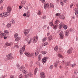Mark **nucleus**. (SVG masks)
<instances>
[{
  "instance_id": "40",
  "label": "nucleus",
  "mask_w": 78,
  "mask_h": 78,
  "mask_svg": "<svg viewBox=\"0 0 78 78\" xmlns=\"http://www.w3.org/2000/svg\"><path fill=\"white\" fill-rule=\"evenodd\" d=\"M75 14L76 16H77V15L78 14V10L77 9L75 10Z\"/></svg>"
},
{
  "instance_id": "31",
  "label": "nucleus",
  "mask_w": 78,
  "mask_h": 78,
  "mask_svg": "<svg viewBox=\"0 0 78 78\" xmlns=\"http://www.w3.org/2000/svg\"><path fill=\"white\" fill-rule=\"evenodd\" d=\"M37 68H36L34 71V75H36V73H37Z\"/></svg>"
},
{
  "instance_id": "24",
  "label": "nucleus",
  "mask_w": 78,
  "mask_h": 78,
  "mask_svg": "<svg viewBox=\"0 0 78 78\" xmlns=\"http://www.w3.org/2000/svg\"><path fill=\"white\" fill-rule=\"evenodd\" d=\"M75 66H76V63H74L73 64L70 65V67H71L73 68L74 67H75Z\"/></svg>"
},
{
  "instance_id": "13",
  "label": "nucleus",
  "mask_w": 78,
  "mask_h": 78,
  "mask_svg": "<svg viewBox=\"0 0 78 78\" xmlns=\"http://www.w3.org/2000/svg\"><path fill=\"white\" fill-rule=\"evenodd\" d=\"M42 61L43 64H44V63H45V62H46L47 61V57H45L44 58L42 59Z\"/></svg>"
},
{
  "instance_id": "61",
  "label": "nucleus",
  "mask_w": 78,
  "mask_h": 78,
  "mask_svg": "<svg viewBox=\"0 0 78 78\" xmlns=\"http://www.w3.org/2000/svg\"><path fill=\"white\" fill-rule=\"evenodd\" d=\"M19 9H22V6L21 5H20L19 7Z\"/></svg>"
},
{
  "instance_id": "14",
  "label": "nucleus",
  "mask_w": 78,
  "mask_h": 78,
  "mask_svg": "<svg viewBox=\"0 0 78 78\" xmlns=\"http://www.w3.org/2000/svg\"><path fill=\"white\" fill-rule=\"evenodd\" d=\"M67 2V0H62V1H60V5H62L64 4L63 2L64 3H66Z\"/></svg>"
},
{
  "instance_id": "48",
  "label": "nucleus",
  "mask_w": 78,
  "mask_h": 78,
  "mask_svg": "<svg viewBox=\"0 0 78 78\" xmlns=\"http://www.w3.org/2000/svg\"><path fill=\"white\" fill-rule=\"evenodd\" d=\"M52 35H50L48 37L49 39L50 40H51V39H52Z\"/></svg>"
},
{
  "instance_id": "52",
  "label": "nucleus",
  "mask_w": 78,
  "mask_h": 78,
  "mask_svg": "<svg viewBox=\"0 0 78 78\" xmlns=\"http://www.w3.org/2000/svg\"><path fill=\"white\" fill-rule=\"evenodd\" d=\"M53 68V66L52 65L50 66V69H52Z\"/></svg>"
},
{
  "instance_id": "53",
  "label": "nucleus",
  "mask_w": 78,
  "mask_h": 78,
  "mask_svg": "<svg viewBox=\"0 0 78 78\" xmlns=\"http://www.w3.org/2000/svg\"><path fill=\"white\" fill-rule=\"evenodd\" d=\"M0 10H3V6H1L0 8Z\"/></svg>"
},
{
  "instance_id": "42",
  "label": "nucleus",
  "mask_w": 78,
  "mask_h": 78,
  "mask_svg": "<svg viewBox=\"0 0 78 78\" xmlns=\"http://www.w3.org/2000/svg\"><path fill=\"white\" fill-rule=\"evenodd\" d=\"M58 27V25L55 24V25L54 26V29H56L57 28V27Z\"/></svg>"
},
{
  "instance_id": "54",
  "label": "nucleus",
  "mask_w": 78,
  "mask_h": 78,
  "mask_svg": "<svg viewBox=\"0 0 78 78\" xmlns=\"http://www.w3.org/2000/svg\"><path fill=\"white\" fill-rule=\"evenodd\" d=\"M6 38H7V37H6V35H4V39H6Z\"/></svg>"
},
{
  "instance_id": "34",
  "label": "nucleus",
  "mask_w": 78,
  "mask_h": 78,
  "mask_svg": "<svg viewBox=\"0 0 78 78\" xmlns=\"http://www.w3.org/2000/svg\"><path fill=\"white\" fill-rule=\"evenodd\" d=\"M48 44V42H46L45 43H43L42 44V46H45V45H47Z\"/></svg>"
},
{
  "instance_id": "29",
  "label": "nucleus",
  "mask_w": 78,
  "mask_h": 78,
  "mask_svg": "<svg viewBox=\"0 0 78 78\" xmlns=\"http://www.w3.org/2000/svg\"><path fill=\"white\" fill-rule=\"evenodd\" d=\"M55 25H58V23H59V20H57L55 22Z\"/></svg>"
},
{
  "instance_id": "41",
  "label": "nucleus",
  "mask_w": 78,
  "mask_h": 78,
  "mask_svg": "<svg viewBox=\"0 0 78 78\" xmlns=\"http://www.w3.org/2000/svg\"><path fill=\"white\" fill-rule=\"evenodd\" d=\"M66 66H69L70 65V62H67L65 64Z\"/></svg>"
},
{
  "instance_id": "9",
  "label": "nucleus",
  "mask_w": 78,
  "mask_h": 78,
  "mask_svg": "<svg viewBox=\"0 0 78 78\" xmlns=\"http://www.w3.org/2000/svg\"><path fill=\"white\" fill-rule=\"evenodd\" d=\"M40 76L41 78H44L45 77V74L43 72H41L40 73Z\"/></svg>"
},
{
  "instance_id": "46",
  "label": "nucleus",
  "mask_w": 78,
  "mask_h": 78,
  "mask_svg": "<svg viewBox=\"0 0 78 78\" xmlns=\"http://www.w3.org/2000/svg\"><path fill=\"white\" fill-rule=\"evenodd\" d=\"M49 25L52 27L53 26V23L52 22H50L49 23Z\"/></svg>"
},
{
  "instance_id": "2",
  "label": "nucleus",
  "mask_w": 78,
  "mask_h": 78,
  "mask_svg": "<svg viewBox=\"0 0 78 78\" xmlns=\"http://www.w3.org/2000/svg\"><path fill=\"white\" fill-rule=\"evenodd\" d=\"M23 73H25L24 75L25 78H28V77H31L33 76V73H27V71L26 70H24L23 71Z\"/></svg>"
},
{
  "instance_id": "36",
  "label": "nucleus",
  "mask_w": 78,
  "mask_h": 78,
  "mask_svg": "<svg viewBox=\"0 0 78 78\" xmlns=\"http://www.w3.org/2000/svg\"><path fill=\"white\" fill-rule=\"evenodd\" d=\"M14 37L15 38H16L17 37H18V34H16L14 35Z\"/></svg>"
},
{
  "instance_id": "60",
  "label": "nucleus",
  "mask_w": 78,
  "mask_h": 78,
  "mask_svg": "<svg viewBox=\"0 0 78 78\" xmlns=\"http://www.w3.org/2000/svg\"><path fill=\"white\" fill-rule=\"evenodd\" d=\"M36 64L37 65H39V61H37L36 62Z\"/></svg>"
},
{
  "instance_id": "50",
  "label": "nucleus",
  "mask_w": 78,
  "mask_h": 78,
  "mask_svg": "<svg viewBox=\"0 0 78 78\" xmlns=\"http://www.w3.org/2000/svg\"><path fill=\"white\" fill-rule=\"evenodd\" d=\"M19 78H23V76L22 74H21L20 75Z\"/></svg>"
},
{
  "instance_id": "22",
  "label": "nucleus",
  "mask_w": 78,
  "mask_h": 78,
  "mask_svg": "<svg viewBox=\"0 0 78 78\" xmlns=\"http://www.w3.org/2000/svg\"><path fill=\"white\" fill-rule=\"evenodd\" d=\"M58 64H59V62L58 61L54 63V66L55 67H57Z\"/></svg>"
},
{
  "instance_id": "32",
  "label": "nucleus",
  "mask_w": 78,
  "mask_h": 78,
  "mask_svg": "<svg viewBox=\"0 0 78 78\" xmlns=\"http://www.w3.org/2000/svg\"><path fill=\"white\" fill-rule=\"evenodd\" d=\"M41 58H42V55H40L38 56V59L39 61L40 60V59H41Z\"/></svg>"
},
{
  "instance_id": "15",
  "label": "nucleus",
  "mask_w": 78,
  "mask_h": 78,
  "mask_svg": "<svg viewBox=\"0 0 78 78\" xmlns=\"http://www.w3.org/2000/svg\"><path fill=\"white\" fill-rule=\"evenodd\" d=\"M12 44V43L7 42L5 43V45L6 46H7L8 47H9V46H11V45Z\"/></svg>"
},
{
  "instance_id": "18",
  "label": "nucleus",
  "mask_w": 78,
  "mask_h": 78,
  "mask_svg": "<svg viewBox=\"0 0 78 78\" xmlns=\"http://www.w3.org/2000/svg\"><path fill=\"white\" fill-rule=\"evenodd\" d=\"M42 14V11L41 10H38L37 12V14L38 16H40Z\"/></svg>"
},
{
  "instance_id": "57",
  "label": "nucleus",
  "mask_w": 78,
  "mask_h": 78,
  "mask_svg": "<svg viewBox=\"0 0 78 78\" xmlns=\"http://www.w3.org/2000/svg\"><path fill=\"white\" fill-rule=\"evenodd\" d=\"M46 5H47L46 4L44 5V9H46L47 8V7Z\"/></svg>"
},
{
  "instance_id": "30",
  "label": "nucleus",
  "mask_w": 78,
  "mask_h": 78,
  "mask_svg": "<svg viewBox=\"0 0 78 78\" xmlns=\"http://www.w3.org/2000/svg\"><path fill=\"white\" fill-rule=\"evenodd\" d=\"M6 76H5V74H2V76L0 77V78H5Z\"/></svg>"
},
{
  "instance_id": "19",
  "label": "nucleus",
  "mask_w": 78,
  "mask_h": 78,
  "mask_svg": "<svg viewBox=\"0 0 78 78\" xmlns=\"http://www.w3.org/2000/svg\"><path fill=\"white\" fill-rule=\"evenodd\" d=\"M47 39H48L47 37H45L42 40V42H45V41H47Z\"/></svg>"
},
{
  "instance_id": "21",
  "label": "nucleus",
  "mask_w": 78,
  "mask_h": 78,
  "mask_svg": "<svg viewBox=\"0 0 78 78\" xmlns=\"http://www.w3.org/2000/svg\"><path fill=\"white\" fill-rule=\"evenodd\" d=\"M20 40V37H18L16 38L15 39V41H19V40Z\"/></svg>"
},
{
  "instance_id": "56",
  "label": "nucleus",
  "mask_w": 78,
  "mask_h": 78,
  "mask_svg": "<svg viewBox=\"0 0 78 78\" xmlns=\"http://www.w3.org/2000/svg\"><path fill=\"white\" fill-rule=\"evenodd\" d=\"M30 13H28L27 14V17H30Z\"/></svg>"
},
{
  "instance_id": "64",
  "label": "nucleus",
  "mask_w": 78,
  "mask_h": 78,
  "mask_svg": "<svg viewBox=\"0 0 78 78\" xmlns=\"http://www.w3.org/2000/svg\"><path fill=\"white\" fill-rule=\"evenodd\" d=\"M14 76H10V78H14Z\"/></svg>"
},
{
  "instance_id": "38",
  "label": "nucleus",
  "mask_w": 78,
  "mask_h": 78,
  "mask_svg": "<svg viewBox=\"0 0 78 78\" xmlns=\"http://www.w3.org/2000/svg\"><path fill=\"white\" fill-rule=\"evenodd\" d=\"M74 31V28H71L69 29V31L70 32H72V31Z\"/></svg>"
},
{
  "instance_id": "28",
  "label": "nucleus",
  "mask_w": 78,
  "mask_h": 78,
  "mask_svg": "<svg viewBox=\"0 0 78 78\" xmlns=\"http://www.w3.org/2000/svg\"><path fill=\"white\" fill-rule=\"evenodd\" d=\"M58 56L59 58H64V57L61 55V54H58Z\"/></svg>"
},
{
  "instance_id": "33",
  "label": "nucleus",
  "mask_w": 78,
  "mask_h": 78,
  "mask_svg": "<svg viewBox=\"0 0 78 78\" xmlns=\"http://www.w3.org/2000/svg\"><path fill=\"white\" fill-rule=\"evenodd\" d=\"M66 61H65L64 60H63L61 64H62V65H64V64H66Z\"/></svg>"
},
{
  "instance_id": "3",
  "label": "nucleus",
  "mask_w": 78,
  "mask_h": 78,
  "mask_svg": "<svg viewBox=\"0 0 78 78\" xmlns=\"http://www.w3.org/2000/svg\"><path fill=\"white\" fill-rule=\"evenodd\" d=\"M28 35H27V36H26V38H25V40L26 41H27L28 42V44H30L31 42V41H32V38H30L29 41H28V40H29V38L28 37Z\"/></svg>"
},
{
  "instance_id": "39",
  "label": "nucleus",
  "mask_w": 78,
  "mask_h": 78,
  "mask_svg": "<svg viewBox=\"0 0 78 78\" xmlns=\"http://www.w3.org/2000/svg\"><path fill=\"white\" fill-rule=\"evenodd\" d=\"M63 28L64 30H66V29L67 28V26L66 25H64L63 26Z\"/></svg>"
},
{
  "instance_id": "11",
  "label": "nucleus",
  "mask_w": 78,
  "mask_h": 78,
  "mask_svg": "<svg viewBox=\"0 0 78 78\" xmlns=\"http://www.w3.org/2000/svg\"><path fill=\"white\" fill-rule=\"evenodd\" d=\"M26 3V1L25 0H23L21 2L20 4V5L22 6V7H23L25 6V4Z\"/></svg>"
},
{
  "instance_id": "47",
  "label": "nucleus",
  "mask_w": 78,
  "mask_h": 78,
  "mask_svg": "<svg viewBox=\"0 0 78 78\" xmlns=\"http://www.w3.org/2000/svg\"><path fill=\"white\" fill-rule=\"evenodd\" d=\"M42 53L43 55H45L47 53V51H43L42 52Z\"/></svg>"
},
{
  "instance_id": "63",
  "label": "nucleus",
  "mask_w": 78,
  "mask_h": 78,
  "mask_svg": "<svg viewBox=\"0 0 78 78\" xmlns=\"http://www.w3.org/2000/svg\"><path fill=\"white\" fill-rule=\"evenodd\" d=\"M72 18H73V19H75V16H72Z\"/></svg>"
},
{
  "instance_id": "20",
  "label": "nucleus",
  "mask_w": 78,
  "mask_h": 78,
  "mask_svg": "<svg viewBox=\"0 0 78 78\" xmlns=\"http://www.w3.org/2000/svg\"><path fill=\"white\" fill-rule=\"evenodd\" d=\"M4 33H5V35H6V34H7V35H8L9 34V32H8V31L7 30H4Z\"/></svg>"
},
{
  "instance_id": "10",
  "label": "nucleus",
  "mask_w": 78,
  "mask_h": 78,
  "mask_svg": "<svg viewBox=\"0 0 78 78\" xmlns=\"http://www.w3.org/2000/svg\"><path fill=\"white\" fill-rule=\"evenodd\" d=\"M64 32L62 31L59 34V36H60V38L62 39L64 38V34H63Z\"/></svg>"
},
{
  "instance_id": "12",
  "label": "nucleus",
  "mask_w": 78,
  "mask_h": 78,
  "mask_svg": "<svg viewBox=\"0 0 78 78\" xmlns=\"http://www.w3.org/2000/svg\"><path fill=\"white\" fill-rule=\"evenodd\" d=\"M73 50V49L71 48L69 50L67 51V53L69 54H71V53H72V51Z\"/></svg>"
},
{
  "instance_id": "49",
  "label": "nucleus",
  "mask_w": 78,
  "mask_h": 78,
  "mask_svg": "<svg viewBox=\"0 0 78 78\" xmlns=\"http://www.w3.org/2000/svg\"><path fill=\"white\" fill-rule=\"evenodd\" d=\"M44 5H46V7H47V8H49V5H48V4L47 3V4H44Z\"/></svg>"
},
{
  "instance_id": "23",
  "label": "nucleus",
  "mask_w": 78,
  "mask_h": 78,
  "mask_svg": "<svg viewBox=\"0 0 78 78\" xmlns=\"http://www.w3.org/2000/svg\"><path fill=\"white\" fill-rule=\"evenodd\" d=\"M25 69V67L23 66H22L20 68V71H23V70Z\"/></svg>"
},
{
  "instance_id": "55",
  "label": "nucleus",
  "mask_w": 78,
  "mask_h": 78,
  "mask_svg": "<svg viewBox=\"0 0 78 78\" xmlns=\"http://www.w3.org/2000/svg\"><path fill=\"white\" fill-rule=\"evenodd\" d=\"M25 9H27V10H28V7L27 6H25L24 7Z\"/></svg>"
},
{
  "instance_id": "4",
  "label": "nucleus",
  "mask_w": 78,
  "mask_h": 78,
  "mask_svg": "<svg viewBox=\"0 0 78 78\" xmlns=\"http://www.w3.org/2000/svg\"><path fill=\"white\" fill-rule=\"evenodd\" d=\"M14 59V58L12 56V54L10 53L9 54L7 59L9 60V59Z\"/></svg>"
},
{
  "instance_id": "62",
  "label": "nucleus",
  "mask_w": 78,
  "mask_h": 78,
  "mask_svg": "<svg viewBox=\"0 0 78 78\" xmlns=\"http://www.w3.org/2000/svg\"><path fill=\"white\" fill-rule=\"evenodd\" d=\"M15 47H16V48H19V46H18V45H15Z\"/></svg>"
},
{
  "instance_id": "1",
  "label": "nucleus",
  "mask_w": 78,
  "mask_h": 78,
  "mask_svg": "<svg viewBox=\"0 0 78 78\" xmlns=\"http://www.w3.org/2000/svg\"><path fill=\"white\" fill-rule=\"evenodd\" d=\"M11 8L9 6L7 7V12H3L0 14V17L4 18L9 16V13L11 11Z\"/></svg>"
},
{
  "instance_id": "7",
  "label": "nucleus",
  "mask_w": 78,
  "mask_h": 78,
  "mask_svg": "<svg viewBox=\"0 0 78 78\" xmlns=\"http://www.w3.org/2000/svg\"><path fill=\"white\" fill-rule=\"evenodd\" d=\"M25 54L26 56H27L28 57H31V56H33L34 55V54L33 53L30 54L29 53L26 52H25Z\"/></svg>"
},
{
  "instance_id": "27",
  "label": "nucleus",
  "mask_w": 78,
  "mask_h": 78,
  "mask_svg": "<svg viewBox=\"0 0 78 78\" xmlns=\"http://www.w3.org/2000/svg\"><path fill=\"white\" fill-rule=\"evenodd\" d=\"M54 50H55V51H57L58 50V46H56L54 48Z\"/></svg>"
},
{
  "instance_id": "44",
  "label": "nucleus",
  "mask_w": 78,
  "mask_h": 78,
  "mask_svg": "<svg viewBox=\"0 0 78 78\" xmlns=\"http://www.w3.org/2000/svg\"><path fill=\"white\" fill-rule=\"evenodd\" d=\"M50 6L51 8H54V5L51 3L50 4Z\"/></svg>"
},
{
  "instance_id": "6",
  "label": "nucleus",
  "mask_w": 78,
  "mask_h": 78,
  "mask_svg": "<svg viewBox=\"0 0 78 78\" xmlns=\"http://www.w3.org/2000/svg\"><path fill=\"white\" fill-rule=\"evenodd\" d=\"M37 40H38V37L35 36L33 38L32 42L33 43H36L37 42Z\"/></svg>"
},
{
  "instance_id": "59",
  "label": "nucleus",
  "mask_w": 78,
  "mask_h": 78,
  "mask_svg": "<svg viewBox=\"0 0 78 78\" xmlns=\"http://www.w3.org/2000/svg\"><path fill=\"white\" fill-rule=\"evenodd\" d=\"M3 0H1L0 1V4H1V3H3Z\"/></svg>"
},
{
  "instance_id": "51",
  "label": "nucleus",
  "mask_w": 78,
  "mask_h": 78,
  "mask_svg": "<svg viewBox=\"0 0 78 78\" xmlns=\"http://www.w3.org/2000/svg\"><path fill=\"white\" fill-rule=\"evenodd\" d=\"M73 6V3H72L71 4L70 6V8H72Z\"/></svg>"
},
{
  "instance_id": "17",
  "label": "nucleus",
  "mask_w": 78,
  "mask_h": 78,
  "mask_svg": "<svg viewBox=\"0 0 78 78\" xmlns=\"http://www.w3.org/2000/svg\"><path fill=\"white\" fill-rule=\"evenodd\" d=\"M39 48H38V50H37L35 52V55L37 56L38 55H39Z\"/></svg>"
},
{
  "instance_id": "58",
  "label": "nucleus",
  "mask_w": 78,
  "mask_h": 78,
  "mask_svg": "<svg viewBox=\"0 0 78 78\" xmlns=\"http://www.w3.org/2000/svg\"><path fill=\"white\" fill-rule=\"evenodd\" d=\"M59 15H60V13H57L56 15V16H59Z\"/></svg>"
},
{
  "instance_id": "37",
  "label": "nucleus",
  "mask_w": 78,
  "mask_h": 78,
  "mask_svg": "<svg viewBox=\"0 0 78 78\" xmlns=\"http://www.w3.org/2000/svg\"><path fill=\"white\" fill-rule=\"evenodd\" d=\"M11 23H15V20H14V19H13L11 20Z\"/></svg>"
},
{
  "instance_id": "16",
  "label": "nucleus",
  "mask_w": 78,
  "mask_h": 78,
  "mask_svg": "<svg viewBox=\"0 0 78 78\" xmlns=\"http://www.w3.org/2000/svg\"><path fill=\"white\" fill-rule=\"evenodd\" d=\"M64 25V23H62L59 25V28L61 29L62 28V27Z\"/></svg>"
},
{
  "instance_id": "45",
  "label": "nucleus",
  "mask_w": 78,
  "mask_h": 78,
  "mask_svg": "<svg viewBox=\"0 0 78 78\" xmlns=\"http://www.w3.org/2000/svg\"><path fill=\"white\" fill-rule=\"evenodd\" d=\"M61 17H62V19H63L64 20V19H65V17H64V16L63 15H60Z\"/></svg>"
},
{
  "instance_id": "5",
  "label": "nucleus",
  "mask_w": 78,
  "mask_h": 78,
  "mask_svg": "<svg viewBox=\"0 0 78 78\" xmlns=\"http://www.w3.org/2000/svg\"><path fill=\"white\" fill-rule=\"evenodd\" d=\"M30 32V29H25L24 31V34L25 35L30 36V34H28V33Z\"/></svg>"
},
{
  "instance_id": "25",
  "label": "nucleus",
  "mask_w": 78,
  "mask_h": 78,
  "mask_svg": "<svg viewBox=\"0 0 78 78\" xmlns=\"http://www.w3.org/2000/svg\"><path fill=\"white\" fill-rule=\"evenodd\" d=\"M11 23H9L6 25V27H7V28H9L11 27Z\"/></svg>"
},
{
  "instance_id": "43",
  "label": "nucleus",
  "mask_w": 78,
  "mask_h": 78,
  "mask_svg": "<svg viewBox=\"0 0 78 78\" xmlns=\"http://www.w3.org/2000/svg\"><path fill=\"white\" fill-rule=\"evenodd\" d=\"M78 73V70L77 69H76L74 71V74H77Z\"/></svg>"
},
{
  "instance_id": "26",
  "label": "nucleus",
  "mask_w": 78,
  "mask_h": 78,
  "mask_svg": "<svg viewBox=\"0 0 78 78\" xmlns=\"http://www.w3.org/2000/svg\"><path fill=\"white\" fill-rule=\"evenodd\" d=\"M69 30H66L65 32V34L66 35V36H68V35H69Z\"/></svg>"
},
{
  "instance_id": "8",
  "label": "nucleus",
  "mask_w": 78,
  "mask_h": 78,
  "mask_svg": "<svg viewBox=\"0 0 78 78\" xmlns=\"http://www.w3.org/2000/svg\"><path fill=\"white\" fill-rule=\"evenodd\" d=\"M25 46H23L22 49L21 48L20 49V52L21 55L23 54V51H24L25 50Z\"/></svg>"
},
{
  "instance_id": "35",
  "label": "nucleus",
  "mask_w": 78,
  "mask_h": 78,
  "mask_svg": "<svg viewBox=\"0 0 78 78\" xmlns=\"http://www.w3.org/2000/svg\"><path fill=\"white\" fill-rule=\"evenodd\" d=\"M5 34L4 33H2L1 34H0V37H2L5 36Z\"/></svg>"
}]
</instances>
